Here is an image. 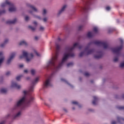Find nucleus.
Listing matches in <instances>:
<instances>
[{
  "instance_id": "nucleus-53",
  "label": "nucleus",
  "mask_w": 124,
  "mask_h": 124,
  "mask_svg": "<svg viewBox=\"0 0 124 124\" xmlns=\"http://www.w3.org/2000/svg\"><path fill=\"white\" fill-rule=\"evenodd\" d=\"M58 40H59V41H60V40H61V39L60 38H58Z\"/></svg>"
},
{
  "instance_id": "nucleus-1",
  "label": "nucleus",
  "mask_w": 124,
  "mask_h": 124,
  "mask_svg": "<svg viewBox=\"0 0 124 124\" xmlns=\"http://www.w3.org/2000/svg\"><path fill=\"white\" fill-rule=\"evenodd\" d=\"M56 53L52 59L49 60L46 64L47 68H50L52 69L53 71H58L61 67L63 64L65 62H66L69 58L70 57H73L74 53L72 52V51L75 49V48H78V49H82V46H80L78 43H76L72 47H67L65 49V53L64 54L63 57L62 59V61L61 63H59L58 65L57 64V62H58V52L60 49V45L59 44H56Z\"/></svg>"
},
{
  "instance_id": "nucleus-26",
  "label": "nucleus",
  "mask_w": 124,
  "mask_h": 124,
  "mask_svg": "<svg viewBox=\"0 0 124 124\" xmlns=\"http://www.w3.org/2000/svg\"><path fill=\"white\" fill-rule=\"evenodd\" d=\"M21 78H22V76H19L16 77V80L17 81H20V80L21 79Z\"/></svg>"
},
{
  "instance_id": "nucleus-37",
  "label": "nucleus",
  "mask_w": 124,
  "mask_h": 124,
  "mask_svg": "<svg viewBox=\"0 0 124 124\" xmlns=\"http://www.w3.org/2000/svg\"><path fill=\"white\" fill-rule=\"evenodd\" d=\"M84 54H85V52H81L79 54L80 57H82Z\"/></svg>"
},
{
  "instance_id": "nucleus-34",
  "label": "nucleus",
  "mask_w": 124,
  "mask_h": 124,
  "mask_svg": "<svg viewBox=\"0 0 124 124\" xmlns=\"http://www.w3.org/2000/svg\"><path fill=\"white\" fill-rule=\"evenodd\" d=\"M29 19H30V17H29V16H26L25 17V21H29Z\"/></svg>"
},
{
  "instance_id": "nucleus-7",
  "label": "nucleus",
  "mask_w": 124,
  "mask_h": 124,
  "mask_svg": "<svg viewBox=\"0 0 124 124\" xmlns=\"http://www.w3.org/2000/svg\"><path fill=\"white\" fill-rule=\"evenodd\" d=\"M123 49V45L120 46L119 47H117L116 48H113L111 49L113 53H116V54H119L120 52H121V50Z\"/></svg>"
},
{
  "instance_id": "nucleus-22",
  "label": "nucleus",
  "mask_w": 124,
  "mask_h": 124,
  "mask_svg": "<svg viewBox=\"0 0 124 124\" xmlns=\"http://www.w3.org/2000/svg\"><path fill=\"white\" fill-rule=\"evenodd\" d=\"M35 72H36V71H35V70L32 69L31 70V74L32 75H34V74H35Z\"/></svg>"
},
{
  "instance_id": "nucleus-35",
  "label": "nucleus",
  "mask_w": 124,
  "mask_h": 124,
  "mask_svg": "<svg viewBox=\"0 0 124 124\" xmlns=\"http://www.w3.org/2000/svg\"><path fill=\"white\" fill-rule=\"evenodd\" d=\"M118 60H119V59H118V58L115 57V58H114L113 61H114V62H118Z\"/></svg>"
},
{
  "instance_id": "nucleus-2",
  "label": "nucleus",
  "mask_w": 124,
  "mask_h": 124,
  "mask_svg": "<svg viewBox=\"0 0 124 124\" xmlns=\"http://www.w3.org/2000/svg\"><path fill=\"white\" fill-rule=\"evenodd\" d=\"M39 80V78H36L34 81L32 82V85L30 87L29 91H23L24 96L16 102L13 107V110H17V109L22 108V107H24V106H27L28 107L31 105V102L33 101V99H34V98H33V96L31 94V93L33 92V85L36 84Z\"/></svg>"
},
{
  "instance_id": "nucleus-8",
  "label": "nucleus",
  "mask_w": 124,
  "mask_h": 124,
  "mask_svg": "<svg viewBox=\"0 0 124 124\" xmlns=\"http://www.w3.org/2000/svg\"><path fill=\"white\" fill-rule=\"evenodd\" d=\"M16 55V52H13L11 54L7 62V63H8V64H9V63H10L11 62H12V60L14 59Z\"/></svg>"
},
{
  "instance_id": "nucleus-21",
  "label": "nucleus",
  "mask_w": 124,
  "mask_h": 124,
  "mask_svg": "<svg viewBox=\"0 0 124 124\" xmlns=\"http://www.w3.org/2000/svg\"><path fill=\"white\" fill-rule=\"evenodd\" d=\"M93 35V32H89L87 34V36L88 37H92Z\"/></svg>"
},
{
  "instance_id": "nucleus-3",
  "label": "nucleus",
  "mask_w": 124,
  "mask_h": 124,
  "mask_svg": "<svg viewBox=\"0 0 124 124\" xmlns=\"http://www.w3.org/2000/svg\"><path fill=\"white\" fill-rule=\"evenodd\" d=\"M22 55L19 57L20 59H24V58H26V62H30L32 58H33V54L31 53L29 54L28 52L25 50L22 51Z\"/></svg>"
},
{
  "instance_id": "nucleus-12",
  "label": "nucleus",
  "mask_w": 124,
  "mask_h": 124,
  "mask_svg": "<svg viewBox=\"0 0 124 124\" xmlns=\"http://www.w3.org/2000/svg\"><path fill=\"white\" fill-rule=\"evenodd\" d=\"M16 22H17V19H15L13 20H8L6 22V23L8 24L9 25H10L11 24H15V23H16Z\"/></svg>"
},
{
  "instance_id": "nucleus-30",
  "label": "nucleus",
  "mask_w": 124,
  "mask_h": 124,
  "mask_svg": "<svg viewBox=\"0 0 124 124\" xmlns=\"http://www.w3.org/2000/svg\"><path fill=\"white\" fill-rule=\"evenodd\" d=\"M83 26L82 25H80L78 27V31H81L83 29Z\"/></svg>"
},
{
  "instance_id": "nucleus-33",
  "label": "nucleus",
  "mask_w": 124,
  "mask_h": 124,
  "mask_svg": "<svg viewBox=\"0 0 124 124\" xmlns=\"http://www.w3.org/2000/svg\"><path fill=\"white\" fill-rule=\"evenodd\" d=\"M11 73H10V72L8 71V72H7L6 73V76H9V75H10Z\"/></svg>"
},
{
  "instance_id": "nucleus-32",
  "label": "nucleus",
  "mask_w": 124,
  "mask_h": 124,
  "mask_svg": "<svg viewBox=\"0 0 124 124\" xmlns=\"http://www.w3.org/2000/svg\"><path fill=\"white\" fill-rule=\"evenodd\" d=\"M120 67H124V62L121 63L120 65Z\"/></svg>"
},
{
  "instance_id": "nucleus-28",
  "label": "nucleus",
  "mask_w": 124,
  "mask_h": 124,
  "mask_svg": "<svg viewBox=\"0 0 124 124\" xmlns=\"http://www.w3.org/2000/svg\"><path fill=\"white\" fill-rule=\"evenodd\" d=\"M117 120H118V122H120V121H124V118H120V117H118Z\"/></svg>"
},
{
  "instance_id": "nucleus-6",
  "label": "nucleus",
  "mask_w": 124,
  "mask_h": 124,
  "mask_svg": "<svg viewBox=\"0 0 124 124\" xmlns=\"http://www.w3.org/2000/svg\"><path fill=\"white\" fill-rule=\"evenodd\" d=\"M45 88H49V87H52V82L51 81V77H49L48 78L46 79L44 83Z\"/></svg>"
},
{
  "instance_id": "nucleus-9",
  "label": "nucleus",
  "mask_w": 124,
  "mask_h": 124,
  "mask_svg": "<svg viewBox=\"0 0 124 124\" xmlns=\"http://www.w3.org/2000/svg\"><path fill=\"white\" fill-rule=\"evenodd\" d=\"M12 88H16V89H21V85H18L16 83V82H12Z\"/></svg>"
},
{
  "instance_id": "nucleus-38",
  "label": "nucleus",
  "mask_w": 124,
  "mask_h": 124,
  "mask_svg": "<svg viewBox=\"0 0 124 124\" xmlns=\"http://www.w3.org/2000/svg\"><path fill=\"white\" fill-rule=\"evenodd\" d=\"M47 11H46V10L44 9V11H43V15H45V14H46Z\"/></svg>"
},
{
  "instance_id": "nucleus-46",
  "label": "nucleus",
  "mask_w": 124,
  "mask_h": 124,
  "mask_svg": "<svg viewBox=\"0 0 124 124\" xmlns=\"http://www.w3.org/2000/svg\"><path fill=\"white\" fill-rule=\"evenodd\" d=\"M39 37H37V36H35V40H38Z\"/></svg>"
},
{
  "instance_id": "nucleus-36",
  "label": "nucleus",
  "mask_w": 124,
  "mask_h": 124,
  "mask_svg": "<svg viewBox=\"0 0 124 124\" xmlns=\"http://www.w3.org/2000/svg\"><path fill=\"white\" fill-rule=\"evenodd\" d=\"M73 64V63H72V62H71V63H69L67 64V66L69 67V66H71V65H72Z\"/></svg>"
},
{
  "instance_id": "nucleus-54",
  "label": "nucleus",
  "mask_w": 124,
  "mask_h": 124,
  "mask_svg": "<svg viewBox=\"0 0 124 124\" xmlns=\"http://www.w3.org/2000/svg\"><path fill=\"white\" fill-rule=\"evenodd\" d=\"M38 19H40V17H38Z\"/></svg>"
},
{
  "instance_id": "nucleus-45",
  "label": "nucleus",
  "mask_w": 124,
  "mask_h": 124,
  "mask_svg": "<svg viewBox=\"0 0 124 124\" xmlns=\"http://www.w3.org/2000/svg\"><path fill=\"white\" fill-rule=\"evenodd\" d=\"M5 12V11H0V14H2V13H4Z\"/></svg>"
},
{
  "instance_id": "nucleus-20",
  "label": "nucleus",
  "mask_w": 124,
  "mask_h": 124,
  "mask_svg": "<svg viewBox=\"0 0 124 124\" xmlns=\"http://www.w3.org/2000/svg\"><path fill=\"white\" fill-rule=\"evenodd\" d=\"M30 7H31V8H32V9L33 10H34V11H35V12H37V9H36V8H35V7H34V6H33L31 5H30Z\"/></svg>"
},
{
  "instance_id": "nucleus-41",
  "label": "nucleus",
  "mask_w": 124,
  "mask_h": 124,
  "mask_svg": "<svg viewBox=\"0 0 124 124\" xmlns=\"http://www.w3.org/2000/svg\"><path fill=\"white\" fill-rule=\"evenodd\" d=\"M72 103L73 104H78V102H76V101H73V102H72Z\"/></svg>"
},
{
  "instance_id": "nucleus-5",
  "label": "nucleus",
  "mask_w": 124,
  "mask_h": 124,
  "mask_svg": "<svg viewBox=\"0 0 124 124\" xmlns=\"http://www.w3.org/2000/svg\"><path fill=\"white\" fill-rule=\"evenodd\" d=\"M94 43L97 46H103L104 47V49H107L108 47V44L106 42H102L99 41H96Z\"/></svg>"
},
{
  "instance_id": "nucleus-44",
  "label": "nucleus",
  "mask_w": 124,
  "mask_h": 124,
  "mask_svg": "<svg viewBox=\"0 0 124 124\" xmlns=\"http://www.w3.org/2000/svg\"><path fill=\"white\" fill-rule=\"evenodd\" d=\"M24 67V64H21L19 65V67H20V68H22V67Z\"/></svg>"
},
{
  "instance_id": "nucleus-11",
  "label": "nucleus",
  "mask_w": 124,
  "mask_h": 124,
  "mask_svg": "<svg viewBox=\"0 0 124 124\" xmlns=\"http://www.w3.org/2000/svg\"><path fill=\"white\" fill-rule=\"evenodd\" d=\"M66 7H67V5H64L62 7L61 10L60 11H59L58 14H59V15H60V14H62V13L64 11V10H65V8H66Z\"/></svg>"
},
{
  "instance_id": "nucleus-27",
  "label": "nucleus",
  "mask_w": 124,
  "mask_h": 124,
  "mask_svg": "<svg viewBox=\"0 0 124 124\" xmlns=\"http://www.w3.org/2000/svg\"><path fill=\"white\" fill-rule=\"evenodd\" d=\"M61 81H62V82H65V83H67V84H69L68 82H67L66 80H65L64 78H61Z\"/></svg>"
},
{
  "instance_id": "nucleus-4",
  "label": "nucleus",
  "mask_w": 124,
  "mask_h": 124,
  "mask_svg": "<svg viewBox=\"0 0 124 124\" xmlns=\"http://www.w3.org/2000/svg\"><path fill=\"white\" fill-rule=\"evenodd\" d=\"M9 6V11L10 12H13L16 10V8L14 6V5L12 3L8 1V0H6L5 2L2 3L1 4V7H5V6Z\"/></svg>"
},
{
  "instance_id": "nucleus-51",
  "label": "nucleus",
  "mask_w": 124,
  "mask_h": 124,
  "mask_svg": "<svg viewBox=\"0 0 124 124\" xmlns=\"http://www.w3.org/2000/svg\"><path fill=\"white\" fill-rule=\"evenodd\" d=\"M4 124V121H2L0 123V124Z\"/></svg>"
},
{
  "instance_id": "nucleus-14",
  "label": "nucleus",
  "mask_w": 124,
  "mask_h": 124,
  "mask_svg": "<svg viewBox=\"0 0 124 124\" xmlns=\"http://www.w3.org/2000/svg\"><path fill=\"white\" fill-rule=\"evenodd\" d=\"M21 114H22V112L21 111H19L18 113L16 114V115H14L13 116V118H14V119H17V118H19V117L21 116Z\"/></svg>"
},
{
  "instance_id": "nucleus-55",
  "label": "nucleus",
  "mask_w": 124,
  "mask_h": 124,
  "mask_svg": "<svg viewBox=\"0 0 124 124\" xmlns=\"http://www.w3.org/2000/svg\"><path fill=\"white\" fill-rule=\"evenodd\" d=\"M27 80H29V78H27Z\"/></svg>"
},
{
  "instance_id": "nucleus-49",
  "label": "nucleus",
  "mask_w": 124,
  "mask_h": 124,
  "mask_svg": "<svg viewBox=\"0 0 124 124\" xmlns=\"http://www.w3.org/2000/svg\"><path fill=\"white\" fill-rule=\"evenodd\" d=\"M117 124V123H116L115 121H112V122H111V124Z\"/></svg>"
},
{
  "instance_id": "nucleus-24",
  "label": "nucleus",
  "mask_w": 124,
  "mask_h": 124,
  "mask_svg": "<svg viewBox=\"0 0 124 124\" xmlns=\"http://www.w3.org/2000/svg\"><path fill=\"white\" fill-rule=\"evenodd\" d=\"M88 7H84V8H81V10L82 11H87V10H88Z\"/></svg>"
},
{
  "instance_id": "nucleus-25",
  "label": "nucleus",
  "mask_w": 124,
  "mask_h": 124,
  "mask_svg": "<svg viewBox=\"0 0 124 124\" xmlns=\"http://www.w3.org/2000/svg\"><path fill=\"white\" fill-rule=\"evenodd\" d=\"M29 29L31 30V31H35V28L32 27L31 26H29Z\"/></svg>"
},
{
  "instance_id": "nucleus-42",
  "label": "nucleus",
  "mask_w": 124,
  "mask_h": 124,
  "mask_svg": "<svg viewBox=\"0 0 124 124\" xmlns=\"http://www.w3.org/2000/svg\"><path fill=\"white\" fill-rule=\"evenodd\" d=\"M85 76H89V75H90V74H89V73H85L84 74Z\"/></svg>"
},
{
  "instance_id": "nucleus-23",
  "label": "nucleus",
  "mask_w": 124,
  "mask_h": 124,
  "mask_svg": "<svg viewBox=\"0 0 124 124\" xmlns=\"http://www.w3.org/2000/svg\"><path fill=\"white\" fill-rule=\"evenodd\" d=\"M33 53L36 55V56H37L38 57H39V56H40V54L37 53V52L36 51V50H35V49L33 50Z\"/></svg>"
},
{
  "instance_id": "nucleus-50",
  "label": "nucleus",
  "mask_w": 124,
  "mask_h": 124,
  "mask_svg": "<svg viewBox=\"0 0 124 124\" xmlns=\"http://www.w3.org/2000/svg\"><path fill=\"white\" fill-rule=\"evenodd\" d=\"M44 22H46L47 21V18H44L43 19Z\"/></svg>"
},
{
  "instance_id": "nucleus-19",
  "label": "nucleus",
  "mask_w": 124,
  "mask_h": 124,
  "mask_svg": "<svg viewBox=\"0 0 124 124\" xmlns=\"http://www.w3.org/2000/svg\"><path fill=\"white\" fill-rule=\"evenodd\" d=\"M0 92L1 93H6V92H7V90L5 89H1L0 90Z\"/></svg>"
},
{
  "instance_id": "nucleus-18",
  "label": "nucleus",
  "mask_w": 124,
  "mask_h": 124,
  "mask_svg": "<svg viewBox=\"0 0 124 124\" xmlns=\"http://www.w3.org/2000/svg\"><path fill=\"white\" fill-rule=\"evenodd\" d=\"M19 45H24L26 46L28 45V44L25 41H22L20 42Z\"/></svg>"
},
{
  "instance_id": "nucleus-15",
  "label": "nucleus",
  "mask_w": 124,
  "mask_h": 124,
  "mask_svg": "<svg viewBox=\"0 0 124 124\" xmlns=\"http://www.w3.org/2000/svg\"><path fill=\"white\" fill-rule=\"evenodd\" d=\"M102 57V53L101 52H97V55H95L94 58L95 59H99V58H101Z\"/></svg>"
},
{
  "instance_id": "nucleus-17",
  "label": "nucleus",
  "mask_w": 124,
  "mask_h": 124,
  "mask_svg": "<svg viewBox=\"0 0 124 124\" xmlns=\"http://www.w3.org/2000/svg\"><path fill=\"white\" fill-rule=\"evenodd\" d=\"M7 42H8V39H6L4 43L0 45V47H1V48H3V47L5 46V45L6 44V43H7Z\"/></svg>"
},
{
  "instance_id": "nucleus-29",
  "label": "nucleus",
  "mask_w": 124,
  "mask_h": 124,
  "mask_svg": "<svg viewBox=\"0 0 124 124\" xmlns=\"http://www.w3.org/2000/svg\"><path fill=\"white\" fill-rule=\"evenodd\" d=\"M98 31V29H97V27H94L93 28V31L96 32Z\"/></svg>"
},
{
  "instance_id": "nucleus-16",
  "label": "nucleus",
  "mask_w": 124,
  "mask_h": 124,
  "mask_svg": "<svg viewBox=\"0 0 124 124\" xmlns=\"http://www.w3.org/2000/svg\"><path fill=\"white\" fill-rule=\"evenodd\" d=\"M93 105H96V101H97L98 98L96 96H93Z\"/></svg>"
},
{
  "instance_id": "nucleus-40",
  "label": "nucleus",
  "mask_w": 124,
  "mask_h": 124,
  "mask_svg": "<svg viewBox=\"0 0 124 124\" xmlns=\"http://www.w3.org/2000/svg\"><path fill=\"white\" fill-rule=\"evenodd\" d=\"M118 108V109H120V110H122L123 109H124V107H119Z\"/></svg>"
},
{
  "instance_id": "nucleus-43",
  "label": "nucleus",
  "mask_w": 124,
  "mask_h": 124,
  "mask_svg": "<svg viewBox=\"0 0 124 124\" xmlns=\"http://www.w3.org/2000/svg\"><path fill=\"white\" fill-rule=\"evenodd\" d=\"M119 40L121 43V44H123V43L124 42V41L122 39H119Z\"/></svg>"
},
{
  "instance_id": "nucleus-39",
  "label": "nucleus",
  "mask_w": 124,
  "mask_h": 124,
  "mask_svg": "<svg viewBox=\"0 0 124 124\" xmlns=\"http://www.w3.org/2000/svg\"><path fill=\"white\" fill-rule=\"evenodd\" d=\"M40 31H44V27L41 26V27L40 28Z\"/></svg>"
},
{
  "instance_id": "nucleus-31",
  "label": "nucleus",
  "mask_w": 124,
  "mask_h": 124,
  "mask_svg": "<svg viewBox=\"0 0 124 124\" xmlns=\"http://www.w3.org/2000/svg\"><path fill=\"white\" fill-rule=\"evenodd\" d=\"M106 10H107L108 11H109V10L110 9H111V8H110V7H109V6H107V7H106Z\"/></svg>"
},
{
  "instance_id": "nucleus-10",
  "label": "nucleus",
  "mask_w": 124,
  "mask_h": 124,
  "mask_svg": "<svg viewBox=\"0 0 124 124\" xmlns=\"http://www.w3.org/2000/svg\"><path fill=\"white\" fill-rule=\"evenodd\" d=\"M4 60V57L3 56V54L2 52H0V66L1 65V63H2V62Z\"/></svg>"
},
{
  "instance_id": "nucleus-48",
  "label": "nucleus",
  "mask_w": 124,
  "mask_h": 124,
  "mask_svg": "<svg viewBox=\"0 0 124 124\" xmlns=\"http://www.w3.org/2000/svg\"><path fill=\"white\" fill-rule=\"evenodd\" d=\"M33 24L35 25V26H36V25H37V22H36V21H34Z\"/></svg>"
},
{
  "instance_id": "nucleus-52",
  "label": "nucleus",
  "mask_w": 124,
  "mask_h": 124,
  "mask_svg": "<svg viewBox=\"0 0 124 124\" xmlns=\"http://www.w3.org/2000/svg\"><path fill=\"white\" fill-rule=\"evenodd\" d=\"M8 117H10V114H8Z\"/></svg>"
},
{
  "instance_id": "nucleus-47",
  "label": "nucleus",
  "mask_w": 124,
  "mask_h": 124,
  "mask_svg": "<svg viewBox=\"0 0 124 124\" xmlns=\"http://www.w3.org/2000/svg\"><path fill=\"white\" fill-rule=\"evenodd\" d=\"M24 73H28V72H29V71H28V70H25L24 71Z\"/></svg>"
},
{
  "instance_id": "nucleus-13",
  "label": "nucleus",
  "mask_w": 124,
  "mask_h": 124,
  "mask_svg": "<svg viewBox=\"0 0 124 124\" xmlns=\"http://www.w3.org/2000/svg\"><path fill=\"white\" fill-rule=\"evenodd\" d=\"M87 52V55H90V54H93V53L94 50H90L88 49V48H86L85 49V51Z\"/></svg>"
}]
</instances>
